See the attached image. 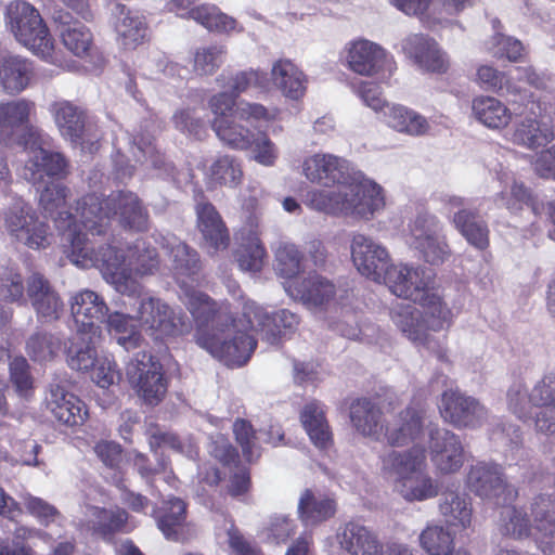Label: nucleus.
Listing matches in <instances>:
<instances>
[{
	"label": "nucleus",
	"instance_id": "1",
	"mask_svg": "<svg viewBox=\"0 0 555 555\" xmlns=\"http://www.w3.org/2000/svg\"><path fill=\"white\" fill-rule=\"evenodd\" d=\"M242 314L243 319L236 320L229 304H220L210 328H201L196 334L197 345L225 365L241 366L250 359L257 346L248 330L260 333L262 339L274 345L281 334L299 324V318L292 311L282 309L271 314L249 299L243 302Z\"/></svg>",
	"mask_w": 555,
	"mask_h": 555
},
{
	"label": "nucleus",
	"instance_id": "2",
	"mask_svg": "<svg viewBox=\"0 0 555 555\" xmlns=\"http://www.w3.org/2000/svg\"><path fill=\"white\" fill-rule=\"evenodd\" d=\"M302 173L312 183L338 185L336 191L313 190L307 194V204L314 210L370 219L385 207L382 186L352 175L349 162L339 156L322 153L308 156L302 162Z\"/></svg>",
	"mask_w": 555,
	"mask_h": 555
},
{
	"label": "nucleus",
	"instance_id": "3",
	"mask_svg": "<svg viewBox=\"0 0 555 555\" xmlns=\"http://www.w3.org/2000/svg\"><path fill=\"white\" fill-rule=\"evenodd\" d=\"M67 237L72 242L69 259L74 264L82 269H99L116 292L128 297L140 296L142 292L138 276L153 275L159 268L155 247L143 238H137L125 250L112 244L99 245L95 250L96 243L91 238L81 246V240L75 233H68Z\"/></svg>",
	"mask_w": 555,
	"mask_h": 555
},
{
	"label": "nucleus",
	"instance_id": "4",
	"mask_svg": "<svg viewBox=\"0 0 555 555\" xmlns=\"http://www.w3.org/2000/svg\"><path fill=\"white\" fill-rule=\"evenodd\" d=\"M22 143L28 156L23 169V177L34 185H38V191L40 185H43L39 194L40 207L54 220L64 244H68L72 248V242L67 234L73 232L81 240V246H86L90 237H87V233L82 232L83 228L78 211L76 210V215L73 216L69 211L63 210L66 188L60 183H46L44 180L46 178L63 177L67 169L66 158L59 152H51L41 146L43 137L37 128H29ZM70 253L72 249H69L68 255Z\"/></svg>",
	"mask_w": 555,
	"mask_h": 555
},
{
	"label": "nucleus",
	"instance_id": "5",
	"mask_svg": "<svg viewBox=\"0 0 555 555\" xmlns=\"http://www.w3.org/2000/svg\"><path fill=\"white\" fill-rule=\"evenodd\" d=\"M77 211L87 237L106 235L114 218L126 229L144 231L147 228L149 212L131 191L112 192L106 197L88 194L78 201Z\"/></svg>",
	"mask_w": 555,
	"mask_h": 555
},
{
	"label": "nucleus",
	"instance_id": "6",
	"mask_svg": "<svg viewBox=\"0 0 555 555\" xmlns=\"http://www.w3.org/2000/svg\"><path fill=\"white\" fill-rule=\"evenodd\" d=\"M208 105L214 114L212 129L217 137L225 145L236 150H247L254 142V132L240 121L253 126L254 122L269 121L275 116L274 112H270L262 104L247 101L236 103L227 92L212 95Z\"/></svg>",
	"mask_w": 555,
	"mask_h": 555
},
{
	"label": "nucleus",
	"instance_id": "7",
	"mask_svg": "<svg viewBox=\"0 0 555 555\" xmlns=\"http://www.w3.org/2000/svg\"><path fill=\"white\" fill-rule=\"evenodd\" d=\"M159 244L167 251L171 270L183 288L182 300L197 323L196 334L201 328H210L217 319L219 306L206 294L189 286L185 281L197 275L201 270L197 251L172 234L162 236Z\"/></svg>",
	"mask_w": 555,
	"mask_h": 555
},
{
	"label": "nucleus",
	"instance_id": "8",
	"mask_svg": "<svg viewBox=\"0 0 555 555\" xmlns=\"http://www.w3.org/2000/svg\"><path fill=\"white\" fill-rule=\"evenodd\" d=\"M5 26L33 53L53 60V39L39 11L26 0H13L5 8Z\"/></svg>",
	"mask_w": 555,
	"mask_h": 555
},
{
	"label": "nucleus",
	"instance_id": "9",
	"mask_svg": "<svg viewBox=\"0 0 555 555\" xmlns=\"http://www.w3.org/2000/svg\"><path fill=\"white\" fill-rule=\"evenodd\" d=\"M3 224L13 242L30 249H44L51 243L49 225L22 198L14 199L3 211Z\"/></svg>",
	"mask_w": 555,
	"mask_h": 555
},
{
	"label": "nucleus",
	"instance_id": "10",
	"mask_svg": "<svg viewBox=\"0 0 555 555\" xmlns=\"http://www.w3.org/2000/svg\"><path fill=\"white\" fill-rule=\"evenodd\" d=\"M409 244L430 264L443 263L451 249L443 234V225L435 215L422 211L409 224Z\"/></svg>",
	"mask_w": 555,
	"mask_h": 555
},
{
	"label": "nucleus",
	"instance_id": "11",
	"mask_svg": "<svg viewBox=\"0 0 555 555\" xmlns=\"http://www.w3.org/2000/svg\"><path fill=\"white\" fill-rule=\"evenodd\" d=\"M137 298V296L134 297ZM137 319L140 326L154 339H163L189 332L186 318L177 314L165 301L156 297L138 296Z\"/></svg>",
	"mask_w": 555,
	"mask_h": 555
},
{
	"label": "nucleus",
	"instance_id": "12",
	"mask_svg": "<svg viewBox=\"0 0 555 555\" xmlns=\"http://www.w3.org/2000/svg\"><path fill=\"white\" fill-rule=\"evenodd\" d=\"M465 483L476 496L496 505L512 501L517 494L506 481L503 468L494 463L477 462L472 465Z\"/></svg>",
	"mask_w": 555,
	"mask_h": 555
},
{
	"label": "nucleus",
	"instance_id": "13",
	"mask_svg": "<svg viewBox=\"0 0 555 555\" xmlns=\"http://www.w3.org/2000/svg\"><path fill=\"white\" fill-rule=\"evenodd\" d=\"M126 374L129 383L139 396L150 405L158 404L167 392L162 364L142 351L127 364Z\"/></svg>",
	"mask_w": 555,
	"mask_h": 555
},
{
	"label": "nucleus",
	"instance_id": "14",
	"mask_svg": "<svg viewBox=\"0 0 555 555\" xmlns=\"http://www.w3.org/2000/svg\"><path fill=\"white\" fill-rule=\"evenodd\" d=\"M429 455L435 469L441 475L460 472L465 463V450L460 436L453 431L428 425Z\"/></svg>",
	"mask_w": 555,
	"mask_h": 555
},
{
	"label": "nucleus",
	"instance_id": "15",
	"mask_svg": "<svg viewBox=\"0 0 555 555\" xmlns=\"http://www.w3.org/2000/svg\"><path fill=\"white\" fill-rule=\"evenodd\" d=\"M382 283L395 296L412 301L420 300L434 284L429 270L421 266L414 267L405 263L389 264Z\"/></svg>",
	"mask_w": 555,
	"mask_h": 555
},
{
	"label": "nucleus",
	"instance_id": "16",
	"mask_svg": "<svg viewBox=\"0 0 555 555\" xmlns=\"http://www.w3.org/2000/svg\"><path fill=\"white\" fill-rule=\"evenodd\" d=\"M196 2L197 0H168L167 5L169 11L176 12L180 17L195 21L208 31L225 35L243 31V26L217 5H195Z\"/></svg>",
	"mask_w": 555,
	"mask_h": 555
},
{
	"label": "nucleus",
	"instance_id": "17",
	"mask_svg": "<svg viewBox=\"0 0 555 555\" xmlns=\"http://www.w3.org/2000/svg\"><path fill=\"white\" fill-rule=\"evenodd\" d=\"M345 50L349 69L358 75L385 77L386 73L390 76L395 69V62L386 50L373 41L356 40L348 43Z\"/></svg>",
	"mask_w": 555,
	"mask_h": 555
},
{
	"label": "nucleus",
	"instance_id": "18",
	"mask_svg": "<svg viewBox=\"0 0 555 555\" xmlns=\"http://www.w3.org/2000/svg\"><path fill=\"white\" fill-rule=\"evenodd\" d=\"M50 113L61 135L74 146L88 150L90 153L98 150L95 137L89 133L86 126L85 113L68 101H56L50 105Z\"/></svg>",
	"mask_w": 555,
	"mask_h": 555
},
{
	"label": "nucleus",
	"instance_id": "19",
	"mask_svg": "<svg viewBox=\"0 0 555 555\" xmlns=\"http://www.w3.org/2000/svg\"><path fill=\"white\" fill-rule=\"evenodd\" d=\"M439 412L444 422L459 429L477 428L487 418V410L477 399L454 390L442 393Z\"/></svg>",
	"mask_w": 555,
	"mask_h": 555
},
{
	"label": "nucleus",
	"instance_id": "20",
	"mask_svg": "<svg viewBox=\"0 0 555 555\" xmlns=\"http://www.w3.org/2000/svg\"><path fill=\"white\" fill-rule=\"evenodd\" d=\"M351 258L359 273L376 283H382L390 264L388 250L364 234H354L351 240Z\"/></svg>",
	"mask_w": 555,
	"mask_h": 555
},
{
	"label": "nucleus",
	"instance_id": "21",
	"mask_svg": "<svg viewBox=\"0 0 555 555\" xmlns=\"http://www.w3.org/2000/svg\"><path fill=\"white\" fill-rule=\"evenodd\" d=\"M444 209L455 229L473 246L485 249L489 245V229L477 214L467 207V201L457 195H447Z\"/></svg>",
	"mask_w": 555,
	"mask_h": 555
},
{
	"label": "nucleus",
	"instance_id": "22",
	"mask_svg": "<svg viewBox=\"0 0 555 555\" xmlns=\"http://www.w3.org/2000/svg\"><path fill=\"white\" fill-rule=\"evenodd\" d=\"M400 49L408 59L423 70L440 74L446 73L449 68L447 54L433 38L426 35H408L402 39Z\"/></svg>",
	"mask_w": 555,
	"mask_h": 555
},
{
	"label": "nucleus",
	"instance_id": "23",
	"mask_svg": "<svg viewBox=\"0 0 555 555\" xmlns=\"http://www.w3.org/2000/svg\"><path fill=\"white\" fill-rule=\"evenodd\" d=\"M426 411L421 406H408L398 413L386 426L385 437L392 447H403L423 437Z\"/></svg>",
	"mask_w": 555,
	"mask_h": 555
},
{
	"label": "nucleus",
	"instance_id": "24",
	"mask_svg": "<svg viewBox=\"0 0 555 555\" xmlns=\"http://www.w3.org/2000/svg\"><path fill=\"white\" fill-rule=\"evenodd\" d=\"M111 14V22L117 35V40L125 49H135L145 42L149 37V27L142 14L127 9L120 2L113 3Z\"/></svg>",
	"mask_w": 555,
	"mask_h": 555
},
{
	"label": "nucleus",
	"instance_id": "25",
	"mask_svg": "<svg viewBox=\"0 0 555 555\" xmlns=\"http://www.w3.org/2000/svg\"><path fill=\"white\" fill-rule=\"evenodd\" d=\"M70 310L76 330L91 333H100L96 323H103L109 312L104 299L90 289L80 291L73 296Z\"/></svg>",
	"mask_w": 555,
	"mask_h": 555
},
{
	"label": "nucleus",
	"instance_id": "26",
	"mask_svg": "<svg viewBox=\"0 0 555 555\" xmlns=\"http://www.w3.org/2000/svg\"><path fill=\"white\" fill-rule=\"evenodd\" d=\"M284 288L291 297L309 307L326 306L336 295L333 282L318 274H310L301 281L286 282Z\"/></svg>",
	"mask_w": 555,
	"mask_h": 555
},
{
	"label": "nucleus",
	"instance_id": "27",
	"mask_svg": "<svg viewBox=\"0 0 555 555\" xmlns=\"http://www.w3.org/2000/svg\"><path fill=\"white\" fill-rule=\"evenodd\" d=\"M27 295L38 317L44 322L57 320L63 302L49 281L40 273H33L27 281Z\"/></svg>",
	"mask_w": 555,
	"mask_h": 555
},
{
	"label": "nucleus",
	"instance_id": "28",
	"mask_svg": "<svg viewBox=\"0 0 555 555\" xmlns=\"http://www.w3.org/2000/svg\"><path fill=\"white\" fill-rule=\"evenodd\" d=\"M336 539L349 555H383V545L377 535L367 527L348 522L337 531Z\"/></svg>",
	"mask_w": 555,
	"mask_h": 555
},
{
	"label": "nucleus",
	"instance_id": "29",
	"mask_svg": "<svg viewBox=\"0 0 555 555\" xmlns=\"http://www.w3.org/2000/svg\"><path fill=\"white\" fill-rule=\"evenodd\" d=\"M272 85L285 98L289 100L301 99L308 86V77L292 61L282 59L273 63L269 78V86Z\"/></svg>",
	"mask_w": 555,
	"mask_h": 555
},
{
	"label": "nucleus",
	"instance_id": "30",
	"mask_svg": "<svg viewBox=\"0 0 555 555\" xmlns=\"http://www.w3.org/2000/svg\"><path fill=\"white\" fill-rule=\"evenodd\" d=\"M389 317L397 330L413 345L425 346L428 343L429 334L420 308L412 304L396 302L389 310Z\"/></svg>",
	"mask_w": 555,
	"mask_h": 555
},
{
	"label": "nucleus",
	"instance_id": "31",
	"mask_svg": "<svg viewBox=\"0 0 555 555\" xmlns=\"http://www.w3.org/2000/svg\"><path fill=\"white\" fill-rule=\"evenodd\" d=\"M507 139L515 145L533 151L551 143L555 131L547 122L527 116L514 124Z\"/></svg>",
	"mask_w": 555,
	"mask_h": 555
},
{
	"label": "nucleus",
	"instance_id": "32",
	"mask_svg": "<svg viewBox=\"0 0 555 555\" xmlns=\"http://www.w3.org/2000/svg\"><path fill=\"white\" fill-rule=\"evenodd\" d=\"M47 404L55 420L68 427L82 425L88 416L86 404L60 386L51 388Z\"/></svg>",
	"mask_w": 555,
	"mask_h": 555
},
{
	"label": "nucleus",
	"instance_id": "33",
	"mask_svg": "<svg viewBox=\"0 0 555 555\" xmlns=\"http://www.w3.org/2000/svg\"><path fill=\"white\" fill-rule=\"evenodd\" d=\"M382 470L396 476V479L425 470L426 449L421 444H414L409 450L389 451L382 457Z\"/></svg>",
	"mask_w": 555,
	"mask_h": 555
},
{
	"label": "nucleus",
	"instance_id": "34",
	"mask_svg": "<svg viewBox=\"0 0 555 555\" xmlns=\"http://www.w3.org/2000/svg\"><path fill=\"white\" fill-rule=\"evenodd\" d=\"M33 77L31 63L20 55H0V88L8 94L25 90Z\"/></svg>",
	"mask_w": 555,
	"mask_h": 555
},
{
	"label": "nucleus",
	"instance_id": "35",
	"mask_svg": "<svg viewBox=\"0 0 555 555\" xmlns=\"http://www.w3.org/2000/svg\"><path fill=\"white\" fill-rule=\"evenodd\" d=\"M195 209L197 227L206 244L215 250L225 249L230 242L229 233L214 205L199 202Z\"/></svg>",
	"mask_w": 555,
	"mask_h": 555
},
{
	"label": "nucleus",
	"instance_id": "36",
	"mask_svg": "<svg viewBox=\"0 0 555 555\" xmlns=\"http://www.w3.org/2000/svg\"><path fill=\"white\" fill-rule=\"evenodd\" d=\"M100 333H91L76 330L65 346L66 361L75 371H88L99 360L95 349V339Z\"/></svg>",
	"mask_w": 555,
	"mask_h": 555
},
{
	"label": "nucleus",
	"instance_id": "37",
	"mask_svg": "<svg viewBox=\"0 0 555 555\" xmlns=\"http://www.w3.org/2000/svg\"><path fill=\"white\" fill-rule=\"evenodd\" d=\"M439 513L448 526H470L473 505L469 495L459 490H446L439 500Z\"/></svg>",
	"mask_w": 555,
	"mask_h": 555
},
{
	"label": "nucleus",
	"instance_id": "38",
	"mask_svg": "<svg viewBox=\"0 0 555 555\" xmlns=\"http://www.w3.org/2000/svg\"><path fill=\"white\" fill-rule=\"evenodd\" d=\"M350 421L356 430L374 440L383 433L382 410L367 398H359L350 404Z\"/></svg>",
	"mask_w": 555,
	"mask_h": 555
},
{
	"label": "nucleus",
	"instance_id": "39",
	"mask_svg": "<svg viewBox=\"0 0 555 555\" xmlns=\"http://www.w3.org/2000/svg\"><path fill=\"white\" fill-rule=\"evenodd\" d=\"M384 121L392 130L412 137L424 135L429 130L424 116L401 104L386 105Z\"/></svg>",
	"mask_w": 555,
	"mask_h": 555
},
{
	"label": "nucleus",
	"instance_id": "40",
	"mask_svg": "<svg viewBox=\"0 0 555 555\" xmlns=\"http://www.w3.org/2000/svg\"><path fill=\"white\" fill-rule=\"evenodd\" d=\"M395 491L406 502H423L439 493L437 481L425 470L395 480Z\"/></svg>",
	"mask_w": 555,
	"mask_h": 555
},
{
	"label": "nucleus",
	"instance_id": "41",
	"mask_svg": "<svg viewBox=\"0 0 555 555\" xmlns=\"http://www.w3.org/2000/svg\"><path fill=\"white\" fill-rule=\"evenodd\" d=\"M416 302L421 306V312L428 334L449 328L453 322V312L443 298L431 288Z\"/></svg>",
	"mask_w": 555,
	"mask_h": 555
},
{
	"label": "nucleus",
	"instance_id": "42",
	"mask_svg": "<svg viewBox=\"0 0 555 555\" xmlns=\"http://www.w3.org/2000/svg\"><path fill=\"white\" fill-rule=\"evenodd\" d=\"M109 334L116 336L119 346L132 350L141 346L142 336L135 314L121 311L108 312L104 322Z\"/></svg>",
	"mask_w": 555,
	"mask_h": 555
},
{
	"label": "nucleus",
	"instance_id": "43",
	"mask_svg": "<svg viewBox=\"0 0 555 555\" xmlns=\"http://www.w3.org/2000/svg\"><path fill=\"white\" fill-rule=\"evenodd\" d=\"M473 116L489 129H503L512 120L513 113L500 100L480 95L473 100Z\"/></svg>",
	"mask_w": 555,
	"mask_h": 555
},
{
	"label": "nucleus",
	"instance_id": "44",
	"mask_svg": "<svg viewBox=\"0 0 555 555\" xmlns=\"http://www.w3.org/2000/svg\"><path fill=\"white\" fill-rule=\"evenodd\" d=\"M88 527L92 532L104 540L111 538L124 529L128 514L125 509H106L98 506H89L86 513Z\"/></svg>",
	"mask_w": 555,
	"mask_h": 555
},
{
	"label": "nucleus",
	"instance_id": "45",
	"mask_svg": "<svg viewBox=\"0 0 555 555\" xmlns=\"http://www.w3.org/2000/svg\"><path fill=\"white\" fill-rule=\"evenodd\" d=\"M300 421L315 447L327 449L332 444V431L320 402L311 401L305 404L300 413Z\"/></svg>",
	"mask_w": 555,
	"mask_h": 555
},
{
	"label": "nucleus",
	"instance_id": "46",
	"mask_svg": "<svg viewBox=\"0 0 555 555\" xmlns=\"http://www.w3.org/2000/svg\"><path fill=\"white\" fill-rule=\"evenodd\" d=\"M454 533L449 528L429 524L418 537L421 547L428 555H467L465 551L456 550Z\"/></svg>",
	"mask_w": 555,
	"mask_h": 555
},
{
	"label": "nucleus",
	"instance_id": "47",
	"mask_svg": "<svg viewBox=\"0 0 555 555\" xmlns=\"http://www.w3.org/2000/svg\"><path fill=\"white\" fill-rule=\"evenodd\" d=\"M34 104L25 99L0 102V141H7L26 126Z\"/></svg>",
	"mask_w": 555,
	"mask_h": 555
},
{
	"label": "nucleus",
	"instance_id": "48",
	"mask_svg": "<svg viewBox=\"0 0 555 555\" xmlns=\"http://www.w3.org/2000/svg\"><path fill=\"white\" fill-rule=\"evenodd\" d=\"M185 503L179 498H170L154 511L158 529L166 539L178 541L185 520Z\"/></svg>",
	"mask_w": 555,
	"mask_h": 555
},
{
	"label": "nucleus",
	"instance_id": "49",
	"mask_svg": "<svg viewBox=\"0 0 555 555\" xmlns=\"http://www.w3.org/2000/svg\"><path fill=\"white\" fill-rule=\"evenodd\" d=\"M494 203L505 207L513 215H518L524 206H527L534 217H538L544 210V204L524 183L516 181L512 184L509 194L498 193L494 196Z\"/></svg>",
	"mask_w": 555,
	"mask_h": 555
},
{
	"label": "nucleus",
	"instance_id": "50",
	"mask_svg": "<svg viewBox=\"0 0 555 555\" xmlns=\"http://www.w3.org/2000/svg\"><path fill=\"white\" fill-rule=\"evenodd\" d=\"M335 513L334 501L314 495L310 490H306L299 499L298 514L306 526H314L332 517Z\"/></svg>",
	"mask_w": 555,
	"mask_h": 555
},
{
	"label": "nucleus",
	"instance_id": "51",
	"mask_svg": "<svg viewBox=\"0 0 555 555\" xmlns=\"http://www.w3.org/2000/svg\"><path fill=\"white\" fill-rule=\"evenodd\" d=\"M20 302L24 300V284L14 269L0 270V301ZM12 309L0 302V328L12 318Z\"/></svg>",
	"mask_w": 555,
	"mask_h": 555
},
{
	"label": "nucleus",
	"instance_id": "52",
	"mask_svg": "<svg viewBox=\"0 0 555 555\" xmlns=\"http://www.w3.org/2000/svg\"><path fill=\"white\" fill-rule=\"evenodd\" d=\"M476 81L481 89L487 91L500 92L505 96H527L526 92L516 83L512 82L505 73L488 64L477 67Z\"/></svg>",
	"mask_w": 555,
	"mask_h": 555
},
{
	"label": "nucleus",
	"instance_id": "53",
	"mask_svg": "<svg viewBox=\"0 0 555 555\" xmlns=\"http://www.w3.org/2000/svg\"><path fill=\"white\" fill-rule=\"evenodd\" d=\"M531 525L543 537L555 535V498L548 494L535 496L530 503Z\"/></svg>",
	"mask_w": 555,
	"mask_h": 555
},
{
	"label": "nucleus",
	"instance_id": "54",
	"mask_svg": "<svg viewBox=\"0 0 555 555\" xmlns=\"http://www.w3.org/2000/svg\"><path fill=\"white\" fill-rule=\"evenodd\" d=\"M60 34L65 48L76 56H86L92 47L93 36L79 21L63 22Z\"/></svg>",
	"mask_w": 555,
	"mask_h": 555
},
{
	"label": "nucleus",
	"instance_id": "55",
	"mask_svg": "<svg viewBox=\"0 0 555 555\" xmlns=\"http://www.w3.org/2000/svg\"><path fill=\"white\" fill-rule=\"evenodd\" d=\"M499 527L503 535L514 539L528 538L532 530L527 511L509 505L502 508Z\"/></svg>",
	"mask_w": 555,
	"mask_h": 555
},
{
	"label": "nucleus",
	"instance_id": "56",
	"mask_svg": "<svg viewBox=\"0 0 555 555\" xmlns=\"http://www.w3.org/2000/svg\"><path fill=\"white\" fill-rule=\"evenodd\" d=\"M209 177L215 184L234 189L238 186L243 180L242 165L240 160L233 156H219L210 166Z\"/></svg>",
	"mask_w": 555,
	"mask_h": 555
},
{
	"label": "nucleus",
	"instance_id": "57",
	"mask_svg": "<svg viewBox=\"0 0 555 555\" xmlns=\"http://www.w3.org/2000/svg\"><path fill=\"white\" fill-rule=\"evenodd\" d=\"M223 87L229 89L225 92L232 95L234 102H236V98L251 87L267 90L269 88V78L266 73L259 70H243L229 76Z\"/></svg>",
	"mask_w": 555,
	"mask_h": 555
},
{
	"label": "nucleus",
	"instance_id": "58",
	"mask_svg": "<svg viewBox=\"0 0 555 555\" xmlns=\"http://www.w3.org/2000/svg\"><path fill=\"white\" fill-rule=\"evenodd\" d=\"M266 258V250L256 235L248 237L236 251L238 267L243 271L258 272L261 270Z\"/></svg>",
	"mask_w": 555,
	"mask_h": 555
},
{
	"label": "nucleus",
	"instance_id": "59",
	"mask_svg": "<svg viewBox=\"0 0 555 555\" xmlns=\"http://www.w3.org/2000/svg\"><path fill=\"white\" fill-rule=\"evenodd\" d=\"M301 269V254L291 243H281L275 250V271L279 275L292 279Z\"/></svg>",
	"mask_w": 555,
	"mask_h": 555
},
{
	"label": "nucleus",
	"instance_id": "60",
	"mask_svg": "<svg viewBox=\"0 0 555 555\" xmlns=\"http://www.w3.org/2000/svg\"><path fill=\"white\" fill-rule=\"evenodd\" d=\"M225 49L222 46L198 48L194 53V72L202 76L212 75L224 61Z\"/></svg>",
	"mask_w": 555,
	"mask_h": 555
},
{
	"label": "nucleus",
	"instance_id": "61",
	"mask_svg": "<svg viewBox=\"0 0 555 555\" xmlns=\"http://www.w3.org/2000/svg\"><path fill=\"white\" fill-rule=\"evenodd\" d=\"M233 433L236 442L242 448L243 456L248 462L256 461L261 454L258 437L250 423L245 420H236L233 424Z\"/></svg>",
	"mask_w": 555,
	"mask_h": 555
},
{
	"label": "nucleus",
	"instance_id": "62",
	"mask_svg": "<svg viewBox=\"0 0 555 555\" xmlns=\"http://www.w3.org/2000/svg\"><path fill=\"white\" fill-rule=\"evenodd\" d=\"M507 406L518 418L526 420L530 413L531 391L529 392L522 379H516L507 389Z\"/></svg>",
	"mask_w": 555,
	"mask_h": 555
},
{
	"label": "nucleus",
	"instance_id": "63",
	"mask_svg": "<svg viewBox=\"0 0 555 555\" xmlns=\"http://www.w3.org/2000/svg\"><path fill=\"white\" fill-rule=\"evenodd\" d=\"M60 338L52 334L37 333L27 341L28 354L39 362L52 359L60 350Z\"/></svg>",
	"mask_w": 555,
	"mask_h": 555
},
{
	"label": "nucleus",
	"instance_id": "64",
	"mask_svg": "<svg viewBox=\"0 0 555 555\" xmlns=\"http://www.w3.org/2000/svg\"><path fill=\"white\" fill-rule=\"evenodd\" d=\"M295 531L296 524L294 520L284 515H274L270 517L262 534L268 543L280 545L294 535Z\"/></svg>",
	"mask_w": 555,
	"mask_h": 555
}]
</instances>
